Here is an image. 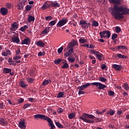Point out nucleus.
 I'll return each mask as SVG.
<instances>
[{
  "mask_svg": "<svg viewBox=\"0 0 129 129\" xmlns=\"http://www.w3.org/2000/svg\"><path fill=\"white\" fill-rule=\"evenodd\" d=\"M111 4H114L113 7L109 8V11L111 13V16L114 17L115 20H122L123 19V15H129V9L122 6H118L117 5L120 4L119 0H109Z\"/></svg>",
  "mask_w": 129,
  "mask_h": 129,
  "instance_id": "obj_1",
  "label": "nucleus"
},
{
  "mask_svg": "<svg viewBox=\"0 0 129 129\" xmlns=\"http://www.w3.org/2000/svg\"><path fill=\"white\" fill-rule=\"evenodd\" d=\"M80 119H82L85 122H88V123H93L94 120L88 119V114L84 113L82 116L80 117Z\"/></svg>",
  "mask_w": 129,
  "mask_h": 129,
  "instance_id": "obj_2",
  "label": "nucleus"
},
{
  "mask_svg": "<svg viewBox=\"0 0 129 129\" xmlns=\"http://www.w3.org/2000/svg\"><path fill=\"white\" fill-rule=\"evenodd\" d=\"M99 35L101 39L103 38H107V39H109L111 35V33L109 30H105L104 31L100 32L99 33Z\"/></svg>",
  "mask_w": 129,
  "mask_h": 129,
  "instance_id": "obj_3",
  "label": "nucleus"
},
{
  "mask_svg": "<svg viewBox=\"0 0 129 129\" xmlns=\"http://www.w3.org/2000/svg\"><path fill=\"white\" fill-rule=\"evenodd\" d=\"M68 22V20L65 18H62V19L59 20L56 24L57 28H61V27H63V26L67 24Z\"/></svg>",
  "mask_w": 129,
  "mask_h": 129,
  "instance_id": "obj_4",
  "label": "nucleus"
},
{
  "mask_svg": "<svg viewBox=\"0 0 129 129\" xmlns=\"http://www.w3.org/2000/svg\"><path fill=\"white\" fill-rule=\"evenodd\" d=\"M92 85L96 86V87H98V89L100 90L104 89V88H106L107 87L106 85L98 82L92 83Z\"/></svg>",
  "mask_w": 129,
  "mask_h": 129,
  "instance_id": "obj_5",
  "label": "nucleus"
},
{
  "mask_svg": "<svg viewBox=\"0 0 129 129\" xmlns=\"http://www.w3.org/2000/svg\"><path fill=\"white\" fill-rule=\"evenodd\" d=\"M48 2L50 4V7H51V8L57 9V8H60V4L57 2V1H48Z\"/></svg>",
  "mask_w": 129,
  "mask_h": 129,
  "instance_id": "obj_6",
  "label": "nucleus"
},
{
  "mask_svg": "<svg viewBox=\"0 0 129 129\" xmlns=\"http://www.w3.org/2000/svg\"><path fill=\"white\" fill-rule=\"evenodd\" d=\"M34 118H40L41 119H44V120H47L48 118H49V117L41 114H37L36 115H34Z\"/></svg>",
  "mask_w": 129,
  "mask_h": 129,
  "instance_id": "obj_7",
  "label": "nucleus"
},
{
  "mask_svg": "<svg viewBox=\"0 0 129 129\" xmlns=\"http://www.w3.org/2000/svg\"><path fill=\"white\" fill-rule=\"evenodd\" d=\"M19 24H18L17 22H13L12 24H11V27L10 28V30L11 31H17V30L18 29H19Z\"/></svg>",
  "mask_w": 129,
  "mask_h": 129,
  "instance_id": "obj_8",
  "label": "nucleus"
},
{
  "mask_svg": "<svg viewBox=\"0 0 129 129\" xmlns=\"http://www.w3.org/2000/svg\"><path fill=\"white\" fill-rule=\"evenodd\" d=\"M49 3L48 1L43 3L42 6L41 7V10L42 11H46V10H48L51 7V4L48 3Z\"/></svg>",
  "mask_w": 129,
  "mask_h": 129,
  "instance_id": "obj_9",
  "label": "nucleus"
},
{
  "mask_svg": "<svg viewBox=\"0 0 129 129\" xmlns=\"http://www.w3.org/2000/svg\"><path fill=\"white\" fill-rule=\"evenodd\" d=\"M78 45V42L76 40H73L71 42L68 44L67 46L68 49H70V48H73L75 46Z\"/></svg>",
  "mask_w": 129,
  "mask_h": 129,
  "instance_id": "obj_10",
  "label": "nucleus"
},
{
  "mask_svg": "<svg viewBox=\"0 0 129 129\" xmlns=\"http://www.w3.org/2000/svg\"><path fill=\"white\" fill-rule=\"evenodd\" d=\"M25 4H26V1H22L21 2L18 3L17 6L18 10H24Z\"/></svg>",
  "mask_w": 129,
  "mask_h": 129,
  "instance_id": "obj_11",
  "label": "nucleus"
},
{
  "mask_svg": "<svg viewBox=\"0 0 129 129\" xmlns=\"http://www.w3.org/2000/svg\"><path fill=\"white\" fill-rule=\"evenodd\" d=\"M9 12V10H8V9L5 7H2L1 8L0 10V13L2 16H7L8 15V12Z\"/></svg>",
  "mask_w": 129,
  "mask_h": 129,
  "instance_id": "obj_12",
  "label": "nucleus"
},
{
  "mask_svg": "<svg viewBox=\"0 0 129 129\" xmlns=\"http://www.w3.org/2000/svg\"><path fill=\"white\" fill-rule=\"evenodd\" d=\"M30 44H31V40L29 37L25 38L21 42L22 45H30Z\"/></svg>",
  "mask_w": 129,
  "mask_h": 129,
  "instance_id": "obj_13",
  "label": "nucleus"
},
{
  "mask_svg": "<svg viewBox=\"0 0 129 129\" xmlns=\"http://www.w3.org/2000/svg\"><path fill=\"white\" fill-rule=\"evenodd\" d=\"M82 28L84 29H88V26H87V23L84 20H81L79 23Z\"/></svg>",
  "mask_w": 129,
  "mask_h": 129,
  "instance_id": "obj_14",
  "label": "nucleus"
},
{
  "mask_svg": "<svg viewBox=\"0 0 129 129\" xmlns=\"http://www.w3.org/2000/svg\"><path fill=\"white\" fill-rule=\"evenodd\" d=\"M112 67L114 69H116L117 71H120L122 67L121 65L114 64L112 66Z\"/></svg>",
  "mask_w": 129,
  "mask_h": 129,
  "instance_id": "obj_15",
  "label": "nucleus"
},
{
  "mask_svg": "<svg viewBox=\"0 0 129 129\" xmlns=\"http://www.w3.org/2000/svg\"><path fill=\"white\" fill-rule=\"evenodd\" d=\"M12 41L13 43H16V44H19L20 43V38L17 36H14L12 37Z\"/></svg>",
  "mask_w": 129,
  "mask_h": 129,
  "instance_id": "obj_16",
  "label": "nucleus"
},
{
  "mask_svg": "<svg viewBox=\"0 0 129 129\" xmlns=\"http://www.w3.org/2000/svg\"><path fill=\"white\" fill-rule=\"evenodd\" d=\"M19 127L20 128L26 129V125H25V121H20L18 123Z\"/></svg>",
  "mask_w": 129,
  "mask_h": 129,
  "instance_id": "obj_17",
  "label": "nucleus"
},
{
  "mask_svg": "<svg viewBox=\"0 0 129 129\" xmlns=\"http://www.w3.org/2000/svg\"><path fill=\"white\" fill-rule=\"evenodd\" d=\"M36 45L38 46V47H44L45 46V43L43 42L42 40H39L37 41L36 42Z\"/></svg>",
  "mask_w": 129,
  "mask_h": 129,
  "instance_id": "obj_18",
  "label": "nucleus"
},
{
  "mask_svg": "<svg viewBox=\"0 0 129 129\" xmlns=\"http://www.w3.org/2000/svg\"><path fill=\"white\" fill-rule=\"evenodd\" d=\"M49 32H50V27H47L42 31V34H43V35H47Z\"/></svg>",
  "mask_w": 129,
  "mask_h": 129,
  "instance_id": "obj_19",
  "label": "nucleus"
},
{
  "mask_svg": "<svg viewBox=\"0 0 129 129\" xmlns=\"http://www.w3.org/2000/svg\"><path fill=\"white\" fill-rule=\"evenodd\" d=\"M114 113H115V111L113 110H108L106 113L107 115H110L111 116L114 115Z\"/></svg>",
  "mask_w": 129,
  "mask_h": 129,
  "instance_id": "obj_20",
  "label": "nucleus"
},
{
  "mask_svg": "<svg viewBox=\"0 0 129 129\" xmlns=\"http://www.w3.org/2000/svg\"><path fill=\"white\" fill-rule=\"evenodd\" d=\"M3 72L4 73H6V74L11 73V72H12V69H9L7 68H4L3 69Z\"/></svg>",
  "mask_w": 129,
  "mask_h": 129,
  "instance_id": "obj_21",
  "label": "nucleus"
},
{
  "mask_svg": "<svg viewBox=\"0 0 129 129\" xmlns=\"http://www.w3.org/2000/svg\"><path fill=\"white\" fill-rule=\"evenodd\" d=\"M117 56L119 59H126L127 58V56L123 55L120 53H117Z\"/></svg>",
  "mask_w": 129,
  "mask_h": 129,
  "instance_id": "obj_22",
  "label": "nucleus"
},
{
  "mask_svg": "<svg viewBox=\"0 0 129 129\" xmlns=\"http://www.w3.org/2000/svg\"><path fill=\"white\" fill-rule=\"evenodd\" d=\"M0 123L2 125H7L8 124L7 121H5L4 118L0 119Z\"/></svg>",
  "mask_w": 129,
  "mask_h": 129,
  "instance_id": "obj_23",
  "label": "nucleus"
},
{
  "mask_svg": "<svg viewBox=\"0 0 129 129\" xmlns=\"http://www.w3.org/2000/svg\"><path fill=\"white\" fill-rule=\"evenodd\" d=\"M63 96H64V92H59L56 97L57 98H63Z\"/></svg>",
  "mask_w": 129,
  "mask_h": 129,
  "instance_id": "obj_24",
  "label": "nucleus"
},
{
  "mask_svg": "<svg viewBox=\"0 0 129 129\" xmlns=\"http://www.w3.org/2000/svg\"><path fill=\"white\" fill-rule=\"evenodd\" d=\"M55 123L56 126H57V127H58L59 128H64V126H63V125H62L59 122L55 121Z\"/></svg>",
  "mask_w": 129,
  "mask_h": 129,
  "instance_id": "obj_25",
  "label": "nucleus"
},
{
  "mask_svg": "<svg viewBox=\"0 0 129 129\" xmlns=\"http://www.w3.org/2000/svg\"><path fill=\"white\" fill-rule=\"evenodd\" d=\"M68 60L70 63H73L75 61V58L72 56H70L68 58Z\"/></svg>",
  "mask_w": 129,
  "mask_h": 129,
  "instance_id": "obj_26",
  "label": "nucleus"
},
{
  "mask_svg": "<svg viewBox=\"0 0 129 129\" xmlns=\"http://www.w3.org/2000/svg\"><path fill=\"white\" fill-rule=\"evenodd\" d=\"M120 49L122 50H125V49H126V47L124 45H118L116 47V49L120 50Z\"/></svg>",
  "mask_w": 129,
  "mask_h": 129,
  "instance_id": "obj_27",
  "label": "nucleus"
},
{
  "mask_svg": "<svg viewBox=\"0 0 129 129\" xmlns=\"http://www.w3.org/2000/svg\"><path fill=\"white\" fill-rule=\"evenodd\" d=\"M63 66L61 67L62 69H67V68H69V64L67 62H63Z\"/></svg>",
  "mask_w": 129,
  "mask_h": 129,
  "instance_id": "obj_28",
  "label": "nucleus"
},
{
  "mask_svg": "<svg viewBox=\"0 0 129 129\" xmlns=\"http://www.w3.org/2000/svg\"><path fill=\"white\" fill-rule=\"evenodd\" d=\"M50 82H51V80H44L42 82V85L44 86L47 85V84H49V83H50Z\"/></svg>",
  "mask_w": 129,
  "mask_h": 129,
  "instance_id": "obj_29",
  "label": "nucleus"
},
{
  "mask_svg": "<svg viewBox=\"0 0 129 129\" xmlns=\"http://www.w3.org/2000/svg\"><path fill=\"white\" fill-rule=\"evenodd\" d=\"M26 29H28V25H24L20 28L19 31H21V32H25L26 31Z\"/></svg>",
  "mask_w": 129,
  "mask_h": 129,
  "instance_id": "obj_30",
  "label": "nucleus"
},
{
  "mask_svg": "<svg viewBox=\"0 0 129 129\" xmlns=\"http://www.w3.org/2000/svg\"><path fill=\"white\" fill-rule=\"evenodd\" d=\"M56 23H57V19L53 20V21H51L49 23V26H54L56 24Z\"/></svg>",
  "mask_w": 129,
  "mask_h": 129,
  "instance_id": "obj_31",
  "label": "nucleus"
},
{
  "mask_svg": "<svg viewBox=\"0 0 129 129\" xmlns=\"http://www.w3.org/2000/svg\"><path fill=\"white\" fill-rule=\"evenodd\" d=\"M62 61V59L57 58V59H55L54 61V63L56 64V65H58V64H60V62Z\"/></svg>",
  "mask_w": 129,
  "mask_h": 129,
  "instance_id": "obj_32",
  "label": "nucleus"
},
{
  "mask_svg": "<svg viewBox=\"0 0 129 129\" xmlns=\"http://www.w3.org/2000/svg\"><path fill=\"white\" fill-rule=\"evenodd\" d=\"M99 24L98 22L95 20L93 21V23L92 24V27H98Z\"/></svg>",
  "mask_w": 129,
  "mask_h": 129,
  "instance_id": "obj_33",
  "label": "nucleus"
},
{
  "mask_svg": "<svg viewBox=\"0 0 129 129\" xmlns=\"http://www.w3.org/2000/svg\"><path fill=\"white\" fill-rule=\"evenodd\" d=\"M31 105H32V104H31V103L25 104L23 105V109H26V108H28V107H30V106H31Z\"/></svg>",
  "mask_w": 129,
  "mask_h": 129,
  "instance_id": "obj_34",
  "label": "nucleus"
},
{
  "mask_svg": "<svg viewBox=\"0 0 129 129\" xmlns=\"http://www.w3.org/2000/svg\"><path fill=\"white\" fill-rule=\"evenodd\" d=\"M26 81L28 83H33L34 82V79L32 78H27Z\"/></svg>",
  "mask_w": 129,
  "mask_h": 129,
  "instance_id": "obj_35",
  "label": "nucleus"
},
{
  "mask_svg": "<svg viewBox=\"0 0 129 129\" xmlns=\"http://www.w3.org/2000/svg\"><path fill=\"white\" fill-rule=\"evenodd\" d=\"M19 84H20V86H21V87H22L23 88H26V87L27 86V85H26L25 84L24 81H21L19 83Z\"/></svg>",
  "mask_w": 129,
  "mask_h": 129,
  "instance_id": "obj_36",
  "label": "nucleus"
},
{
  "mask_svg": "<svg viewBox=\"0 0 129 129\" xmlns=\"http://www.w3.org/2000/svg\"><path fill=\"white\" fill-rule=\"evenodd\" d=\"M28 21L29 22H34V21H35V17H34L33 16H30L29 17L28 19Z\"/></svg>",
  "mask_w": 129,
  "mask_h": 129,
  "instance_id": "obj_37",
  "label": "nucleus"
},
{
  "mask_svg": "<svg viewBox=\"0 0 129 129\" xmlns=\"http://www.w3.org/2000/svg\"><path fill=\"white\" fill-rule=\"evenodd\" d=\"M91 53L94 54V55H96V56H97V55H98L99 54H100V52L97 51H95V50H91Z\"/></svg>",
  "mask_w": 129,
  "mask_h": 129,
  "instance_id": "obj_38",
  "label": "nucleus"
},
{
  "mask_svg": "<svg viewBox=\"0 0 129 129\" xmlns=\"http://www.w3.org/2000/svg\"><path fill=\"white\" fill-rule=\"evenodd\" d=\"M22 58V56L21 55H16L15 56L13 57V60L14 61H18L19 59H21Z\"/></svg>",
  "mask_w": 129,
  "mask_h": 129,
  "instance_id": "obj_39",
  "label": "nucleus"
},
{
  "mask_svg": "<svg viewBox=\"0 0 129 129\" xmlns=\"http://www.w3.org/2000/svg\"><path fill=\"white\" fill-rule=\"evenodd\" d=\"M115 31L117 33H120V32L121 31V29L120 28V27L116 26L115 27Z\"/></svg>",
  "mask_w": 129,
  "mask_h": 129,
  "instance_id": "obj_40",
  "label": "nucleus"
},
{
  "mask_svg": "<svg viewBox=\"0 0 129 129\" xmlns=\"http://www.w3.org/2000/svg\"><path fill=\"white\" fill-rule=\"evenodd\" d=\"M102 57H103V54H98L96 56V57L98 58V60H99V61H101V60H102Z\"/></svg>",
  "mask_w": 129,
  "mask_h": 129,
  "instance_id": "obj_41",
  "label": "nucleus"
},
{
  "mask_svg": "<svg viewBox=\"0 0 129 129\" xmlns=\"http://www.w3.org/2000/svg\"><path fill=\"white\" fill-rule=\"evenodd\" d=\"M99 80L101 81V82H106V81H107L106 79L104 77H100Z\"/></svg>",
  "mask_w": 129,
  "mask_h": 129,
  "instance_id": "obj_42",
  "label": "nucleus"
},
{
  "mask_svg": "<svg viewBox=\"0 0 129 129\" xmlns=\"http://www.w3.org/2000/svg\"><path fill=\"white\" fill-rule=\"evenodd\" d=\"M6 7L8 9H12V8H13V4L12 3H8L6 4Z\"/></svg>",
  "mask_w": 129,
  "mask_h": 129,
  "instance_id": "obj_43",
  "label": "nucleus"
},
{
  "mask_svg": "<svg viewBox=\"0 0 129 129\" xmlns=\"http://www.w3.org/2000/svg\"><path fill=\"white\" fill-rule=\"evenodd\" d=\"M32 9V6L28 5L25 8V10L27 12H29V11H31Z\"/></svg>",
  "mask_w": 129,
  "mask_h": 129,
  "instance_id": "obj_44",
  "label": "nucleus"
},
{
  "mask_svg": "<svg viewBox=\"0 0 129 129\" xmlns=\"http://www.w3.org/2000/svg\"><path fill=\"white\" fill-rule=\"evenodd\" d=\"M74 116H75V114L74 113H71L68 115V117L70 119H72V118H73Z\"/></svg>",
  "mask_w": 129,
  "mask_h": 129,
  "instance_id": "obj_45",
  "label": "nucleus"
},
{
  "mask_svg": "<svg viewBox=\"0 0 129 129\" xmlns=\"http://www.w3.org/2000/svg\"><path fill=\"white\" fill-rule=\"evenodd\" d=\"M88 119H89V118H90V119H94L95 118V116L94 115L89 114H88Z\"/></svg>",
  "mask_w": 129,
  "mask_h": 129,
  "instance_id": "obj_46",
  "label": "nucleus"
},
{
  "mask_svg": "<svg viewBox=\"0 0 129 129\" xmlns=\"http://www.w3.org/2000/svg\"><path fill=\"white\" fill-rule=\"evenodd\" d=\"M123 87H124L125 90L127 91L129 89L128 85L126 83L124 84V85H123Z\"/></svg>",
  "mask_w": 129,
  "mask_h": 129,
  "instance_id": "obj_47",
  "label": "nucleus"
},
{
  "mask_svg": "<svg viewBox=\"0 0 129 129\" xmlns=\"http://www.w3.org/2000/svg\"><path fill=\"white\" fill-rule=\"evenodd\" d=\"M64 49V48L62 46H61L60 48H59L57 49V53H58V54H61V53H62V51H63V49Z\"/></svg>",
  "mask_w": 129,
  "mask_h": 129,
  "instance_id": "obj_48",
  "label": "nucleus"
},
{
  "mask_svg": "<svg viewBox=\"0 0 129 129\" xmlns=\"http://www.w3.org/2000/svg\"><path fill=\"white\" fill-rule=\"evenodd\" d=\"M79 42L80 43H82V44H84V43H86L87 42V40H85V39L83 38H80L79 39Z\"/></svg>",
  "mask_w": 129,
  "mask_h": 129,
  "instance_id": "obj_49",
  "label": "nucleus"
},
{
  "mask_svg": "<svg viewBox=\"0 0 129 129\" xmlns=\"http://www.w3.org/2000/svg\"><path fill=\"white\" fill-rule=\"evenodd\" d=\"M118 35L117 34H116V33H114L112 36H111V39L112 40H114V39H116V38H117L118 37Z\"/></svg>",
  "mask_w": 129,
  "mask_h": 129,
  "instance_id": "obj_50",
  "label": "nucleus"
},
{
  "mask_svg": "<svg viewBox=\"0 0 129 129\" xmlns=\"http://www.w3.org/2000/svg\"><path fill=\"white\" fill-rule=\"evenodd\" d=\"M92 83H87L86 84L83 85V86L84 87V88L85 89V88H87V87L90 86Z\"/></svg>",
  "mask_w": 129,
  "mask_h": 129,
  "instance_id": "obj_51",
  "label": "nucleus"
},
{
  "mask_svg": "<svg viewBox=\"0 0 129 129\" xmlns=\"http://www.w3.org/2000/svg\"><path fill=\"white\" fill-rule=\"evenodd\" d=\"M46 21H51V20H53V17L52 16H47L45 17Z\"/></svg>",
  "mask_w": 129,
  "mask_h": 129,
  "instance_id": "obj_52",
  "label": "nucleus"
},
{
  "mask_svg": "<svg viewBox=\"0 0 129 129\" xmlns=\"http://www.w3.org/2000/svg\"><path fill=\"white\" fill-rule=\"evenodd\" d=\"M21 54V49L20 48H18L17 50H16L15 55H20Z\"/></svg>",
  "mask_w": 129,
  "mask_h": 129,
  "instance_id": "obj_53",
  "label": "nucleus"
},
{
  "mask_svg": "<svg viewBox=\"0 0 129 129\" xmlns=\"http://www.w3.org/2000/svg\"><path fill=\"white\" fill-rule=\"evenodd\" d=\"M108 93L110 96H113L114 95V92L112 91H109Z\"/></svg>",
  "mask_w": 129,
  "mask_h": 129,
  "instance_id": "obj_54",
  "label": "nucleus"
},
{
  "mask_svg": "<svg viewBox=\"0 0 129 129\" xmlns=\"http://www.w3.org/2000/svg\"><path fill=\"white\" fill-rule=\"evenodd\" d=\"M73 52H74V49L73 48H70L68 50L69 54H70V55H71L73 53Z\"/></svg>",
  "mask_w": 129,
  "mask_h": 129,
  "instance_id": "obj_55",
  "label": "nucleus"
},
{
  "mask_svg": "<svg viewBox=\"0 0 129 129\" xmlns=\"http://www.w3.org/2000/svg\"><path fill=\"white\" fill-rule=\"evenodd\" d=\"M25 100L23 99L22 98H21L20 99H18V103L19 104H21V103H23V102Z\"/></svg>",
  "mask_w": 129,
  "mask_h": 129,
  "instance_id": "obj_56",
  "label": "nucleus"
},
{
  "mask_svg": "<svg viewBox=\"0 0 129 129\" xmlns=\"http://www.w3.org/2000/svg\"><path fill=\"white\" fill-rule=\"evenodd\" d=\"M77 89H79V90H80V91H82V90H84L85 89H84V87H83V86L82 85L80 87H78Z\"/></svg>",
  "mask_w": 129,
  "mask_h": 129,
  "instance_id": "obj_57",
  "label": "nucleus"
},
{
  "mask_svg": "<svg viewBox=\"0 0 129 129\" xmlns=\"http://www.w3.org/2000/svg\"><path fill=\"white\" fill-rule=\"evenodd\" d=\"M57 113H62V112H63V109H62V108H59L57 110Z\"/></svg>",
  "mask_w": 129,
  "mask_h": 129,
  "instance_id": "obj_58",
  "label": "nucleus"
},
{
  "mask_svg": "<svg viewBox=\"0 0 129 129\" xmlns=\"http://www.w3.org/2000/svg\"><path fill=\"white\" fill-rule=\"evenodd\" d=\"M10 65H13V66H16V65H17V63H16V61L12 60L10 62Z\"/></svg>",
  "mask_w": 129,
  "mask_h": 129,
  "instance_id": "obj_59",
  "label": "nucleus"
},
{
  "mask_svg": "<svg viewBox=\"0 0 129 129\" xmlns=\"http://www.w3.org/2000/svg\"><path fill=\"white\" fill-rule=\"evenodd\" d=\"M117 115H119L120 114H121L122 113V110H118L117 111Z\"/></svg>",
  "mask_w": 129,
  "mask_h": 129,
  "instance_id": "obj_60",
  "label": "nucleus"
},
{
  "mask_svg": "<svg viewBox=\"0 0 129 129\" xmlns=\"http://www.w3.org/2000/svg\"><path fill=\"white\" fill-rule=\"evenodd\" d=\"M84 93H85V92H84V91L79 90V92H78V95H81V94H84Z\"/></svg>",
  "mask_w": 129,
  "mask_h": 129,
  "instance_id": "obj_61",
  "label": "nucleus"
},
{
  "mask_svg": "<svg viewBox=\"0 0 129 129\" xmlns=\"http://www.w3.org/2000/svg\"><path fill=\"white\" fill-rule=\"evenodd\" d=\"M101 68L102 70H104L106 68V66L105 64H102Z\"/></svg>",
  "mask_w": 129,
  "mask_h": 129,
  "instance_id": "obj_62",
  "label": "nucleus"
},
{
  "mask_svg": "<svg viewBox=\"0 0 129 129\" xmlns=\"http://www.w3.org/2000/svg\"><path fill=\"white\" fill-rule=\"evenodd\" d=\"M95 113H96V114H102V111H100L98 110L96 111Z\"/></svg>",
  "mask_w": 129,
  "mask_h": 129,
  "instance_id": "obj_63",
  "label": "nucleus"
},
{
  "mask_svg": "<svg viewBox=\"0 0 129 129\" xmlns=\"http://www.w3.org/2000/svg\"><path fill=\"white\" fill-rule=\"evenodd\" d=\"M0 108L1 109H3L4 108V103H0Z\"/></svg>",
  "mask_w": 129,
  "mask_h": 129,
  "instance_id": "obj_64",
  "label": "nucleus"
}]
</instances>
